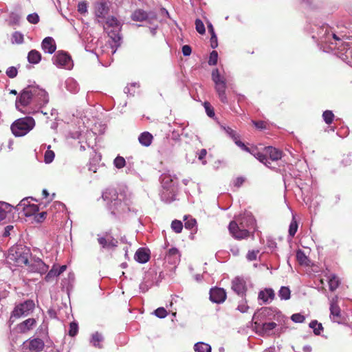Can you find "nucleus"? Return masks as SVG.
Instances as JSON below:
<instances>
[{"instance_id": "1", "label": "nucleus", "mask_w": 352, "mask_h": 352, "mask_svg": "<svg viewBox=\"0 0 352 352\" xmlns=\"http://www.w3.org/2000/svg\"><path fill=\"white\" fill-rule=\"evenodd\" d=\"M50 101L48 93L36 85H30L24 88L16 99V109L24 114H35L41 112L47 115L41 109Z\"/></svg>"}, {"instance_id": "2", "label": "nucleus", "mask_w": 352, "mask_h": 352, "mask_svg": "<svg viewBox=\"0 0 352 352\" xmlns=\"http://www.w3.org/2000/svg\"><path fill=\"white\" fill-rule=\"evenodd\" d=\"M306 29L312 38L318 42V45H320V48L325 52L335 50L338 41H340V38L331 30V28L327 24L315 19L314 14L309 16Z\"/></svg>"}, {"instance_id": "3", "label": "nucleus", "mask_w": 352, "mask_h": 352, "mask_svg": "<svg viewBox=\"0 0 352 352\" xmlns=\"http://www.w3.org/2000/svg\"><path fill=\"white\" fill-rule=\"evenodd\" d=\"M256 220L250 212L241 215L236 221H232L228 226L231 235L236 239H246L252 230L254 231Z\"/></svg>"}, {"instance_id": "4", "label": "nucleus", "mask_w": 352, "mask_h": 352, "mask_svg": "<svg viewBox=\"0 0 352 352\" xmlns=\"http://www.w3.org/2000/svg\"><path fill=\"white\" fill-rule=\"evenodd\" d=\"M102 199L107 201L108 209L111 214L116 218L131 211L128 200L124 199L122 194H118L113 188L107 189L102 195Z\"/></svg>"}, {"instance_id": "5", "label": "nucleus", "mask_w": 352, "mask_h": 352, "mask_svg": "<svg viewBox=\"0 0 352 352\" xmlns=\"http://www.w3.org/2000/svg\"><path fill=\"white\" fill-rule=\"evenodd\" d=\"M162 190L160 193L162 201L170 203L175 200L178 192V178L169 172L164 173L160 177Z\"/></svg>"}, {"instance_id": "6", "label": "nucleus", "mask_w": 352, "mask_h": 352, "mask_svg": "<svg viewBox=\"0 0 352 352\" xmlns=\"http://www.w3.org/2000/svg\"><path fill=\"white\" fill-rule=\"evenodd\" d=\"M104 29L113 43L112 48L116 47L112 50V54H114L116 49L120 45L122 39L120 36L121 24L116 18L111 16L107 19Z\"/></svg>"}, {"instance_id": "7", "label": "nucleus", "mask_w": 352, "mask_h": 352, "mask_svg": "<svg viewBox=\"0 0 352 352\" xmlns=\"http://www.w3.org/2000/svg\"><path fill=\"white\" fill-rule=\"evenodd\" d=\"M30 249L23 245L12 247L9 250L8 258L18 266L28 265L31 258Z\"/></svg>"}, {"instance_id": "8", "label": "nucleus", "mask_w": 352, "mask_h": 352, "mask_svg": "<svg viewBox=\"0 0 352 352\" xmlns=\"http://www.w3.org/2000/svg\"><path fill=\"white\" fill-rule=\"evenodd\" d=\"M35 126V120L32 117L26 116L15 120L10 129L16 137H22L28 134Z\"/></svg>"}, {"instance_id": "9", "label": "nucleus", "mask_w": 352, "mask_h": 352, "mask_svg": "<svg viewBox=\"0 0 352 352\" xmlns=\"http://www.w3.org/2000/svg\"><path fill=\"white\" fill-rule=\"evenodd\" d=\"M272 314V309L268 307L262 308L261 310L255 312L252 320H255V326L256 328H260L264 333L270 334L272 330H274L277 326L274 322H263L260 323L259 320L265 318Z\"/></svg>"}, {"instance_id": "10", "label": "nucleus", "mask_w": 352, "mask_h": 352, "mask_svg": "<svg viewBox=\"0 0 352 352\" xmlns=\"http://www.w3.org/2000/svg\"><path fill=\"white\" fill-rule=\"evenodd\" d=\"M35 304L33 300H28L16 305L11 313L9 323L13 324L15 319L28 316L34 310Z\"/></svg>"}, {"instance_id": "11", "label": "nucleus", "mask_w": 352, "mask_h": 352, "mask_svg": "<svg viewBox=\"0 0 352 352\" xmlns=\"http://www.w3.org/2000/svg\"><path fill=\"white\" fill-rule=\"evenodd\" d=\"M212 80L215 85V90L218 94L220 100L226 104L228 102L226 94V82L224 77L221 76L218 69H214L212 72Z\"/></svg>"}, {"instance_id": "12", "label": "nucleus", "mask_w": 352, "mask_h": 352, "mask_svg": "<svg viewBox=\"0 0 352 352\" xmlns=\"http://www.w3.org/2000/svg\"><path fill=\"white\" fill-rule=\"evenodd\" d=\"M335 50H337V55L348 64H352V42L347 41H338Z\"/></svg>"}, {"instance_id": "13", "label": "nucleus", "mask_w": 352, "mask_h": 352, "mask_svg": "<svg viewBox=\"0 0 352 352\" xmlns=\"http://www.w3.org/2000/svg\"><path fill=\"white\" fill-rule=\"evenodd\" d=\"M53 63L58 67L70 69L73 67V62L69 54L66 52L58 51L52 58Z\"/></svg>"}, {"instance_id": "14", "label": "nucleus", "mask_w": 352, "mask_h": 352, "mask_svg": "<svg viewBox=\"0 0 352 352\" xmlns=\"http://www.w3.org/2000/svg\"><path fill=\"white\" fill-rule=\"evenodd\" d=\"M98 242L103 249H113L118 245V241L111 233L106 232L101 234H98Z\"/></svg>"}, {"instance_id": "15", "label": "nucleus", "mask_w": 352, "mask_h": 352, "mask_svg": "<svg viewBox=\"0 0 352 352\" xmlns=\"http://www.w3.org/2000/svg\"><path fill=\"white\" fill-rule=\"evenodd\" d=\"M27 266L30 272H37L41 274H45L49 269V266L39 258H35L31 257L29 264Z\"/></svg>"}, {"instance_id": "16", "label": "nucleus", "mask_w": 352, "mask_h": 352, "mask_svg": "<svg viewBox=\"0 0 352 352\" xmlns=\"http://www.w3.org/2000/svg\"><path fill=\"white\" fill-rule=\"evenodd\" d=\"M131 19L134 21H146L151 23L153 21L157 19V15L155 12H153L147 13L142 9H138L132 13Z\"/></svg>"}, {"instance_id": "17", "label": "nucleus", "mask_w": 352, "mask_h": 352, "mask_svg": "<svg viewBox=\"0 0 352 352\" xmlns=\"http://www.w3.org/2000/svg\"><path fill=\"white\" fill-rule=\"evenodd\" d=\"M232 289L239 296H245L247 287L245 280L240 277L234 278L232 281Z\"/></svg>"}, {"instance_id": "18", "label": "nucleus", "mask_w": 352, "mask_h": 352, "mask_svg": "<svg viewBox=\"0 0 352 352\" xmlns=\"http://www.w3.org/2000/svg\"><path fill=\"white\" fill-rule=\"evenodd\" d=\"M210 299L213 302L222 303L226 299V292L223 288H212L210 291Z\"/></svg>"}, {"instance_id": "19", "label": "nucleus", "mask_w": 352, "mask_h": 352, "mask_svg": "<svg viewBox=\"0 0 352 352\" xmlns=\"http://www.w3.org/2000/svg\"><path fill=\"white\" fill-rule=\"evenodd\" d=\"M180 257L181 254L178 249L176 248H171L166 252L164 259L167 263L175 267L179 263Z\"/></svg>"}, {"instance_id": "20", "label": "nucleus", "mask_w": 352, "mask_h": 352, "mask_svg": "<svg viewBox=\"0 0 352 352\" xmlns=\"http://www.w3.org/2000/svg\"><path fill=\"white\" fill-rule=\"evenodd\" d=\"M330 317H332V320L335 322L340 323L341 320V311L338 305V297L336 296L332 299L330 303Z\"/></svg>"}, {"instance_id": "21", "label": "nucleus", "mask_w": 352, "mask_h": 352, "mask_svg": "<svg viewBox=\"0 0 352 352\" xmlns=\"http://www.w3.org/2000/svg\"><path fill=\"white\" fill-rule=\"evenodd\" d=\"M36 324L34 318H28L16 326V329L20 333H25L32 330Z\"/></svg>"}, {"instance_id": "22", "label": "nucleus", "mask_w": 352, "mask_h": 352, "mask_svg": "<svg viewBox=\"0 0 352 352\" xmlns=\"http://www.w3.org/2000/svg\"><path fill=\"white\" fill-rule=\"evenodd\" d=\"M41 48L45 53L53 54L56 50L54 39L50 36L45 37L41 43Z\"/></svg>"}, {"instance_id": "23", "label": "nucleus", "mask_w": 352, "mask_h": 352, "mask_svg": "<svg viewBox=\"0 0 352 352\" xmlns=\"http://www.w3.org/2000/svg\"><path fill=\"white\" fill-rule=\"evenodd\" d=\"M109 8L106 2H98L95 6V14L97 19H103L108 13Z\"/></svg>"}, {"instance_id": "24", "label": "nucleus", "mask_w": 352, "mask_h": 352, "mask_svg": "<svg viewBox=\"0 0 352 352\" xmlns=\"http://www.w3.org/2000/svg\"><path fill=\"white\" fill-rule=\"evenodd\" d=\"M265 152L267 155H269V160L270 161H277L282 157V152L272 146H267L265 148Z\"/></svg>"}, {"instance_id": "25", "label": "nucleus", "mask_w": 352, "mask_h": 352, "mask_svg": "<svg viewBox=\"0 0 352 352\" xmlns=\"http://www.w3.org/2000/svg\"><path fill=\"white\" fill-rule=\"evenodd\" d=\"M275 294L272 289H265L260 291L258 293V299L263 300L264 303H268L274 298Z\"/></svg>"}, {"instance_id": "26", "label": "nucleus", "mask_w": 352, "mask_h": 352, "mask_svg": "<svg viewBox=\"0 0 352 352\" xmlns=\"http://www.w3.org/2000/svg\"><path fill=\"white\" fill-rule=\"evenodd\" d=\"M44 342L40 338H33L29 340L28 348L34 352H40L44 348Z\"/></svg>"}, {"instance_id": "27", "label": "nucleus", "mask_w": 352, "mask_h": 352, "mask_svg": "<svg viewBox=\"0 0 352 352\" xmlns=\"http://www.w3.org/2000/svg\"><path fill=\"white\" fill-rule=\"evenodd\" d=\"M104 341V337L101 333H99L98 331L94 333L90 338V343L94 346L98 348V349H102L103 345L102 342Z\"/></svg>"}, {"instance_id": "28", "label": "nucleus", "mask_w": 352, "mask_h": 352, "mask_svg": "<svg viewBox=\"0 0 352 352\" xmlns=\"http://www.w3.org/2000/svg\"><path fill=\"white\" fill-rule=\"evenodd\" d=\"M149 257V254L143 248H139L134 255L135 260L140 263H146Z\"/></svg>"}, {"instance_id": "29", "label": "nucleus", "mask_w": 352, "mask_h": 352, "mask_svg": "<svg viewBox=\"0 0 352 352\" xmlns=\"http://www.w3.org/2000/svg\"><path fill=\"white\" fill-rule=\"evenodd\" d=\"M65 86L66 89L72 94H76L80 89L77 81L72 78H69L65 80Z\"/></svg>"}, {"instance_id": "30", "label": "nucleus", "mask_w": 352, "mask_h": 352, "mask_svg": "<svg viewBox=\"0 0 352 352\" xmlns=\"http://www.w3.org/2000/svg\"><path fill=\"white\" fill-rule=\"evenodd\" d=\"M153 140V136L149 132L145 131L142 133L138 137V141L140 144L144 146H148L151 144Z\"/></svg>"}, {"instance_id": "31", "label": "nucleus", "mask_w": 352, "mask_h": 352, "mask_svg": "<svg viewBox=\"0 0 352 352\" xmlns=\"http://www.w3.org/2000/svg\"><path fill=\"white\" fill-rule=\"evenodd\" d=\"M13 206L6 202H0V222L3 221L9 212H11Z\"/></svg>"}, {"instance_id": "32", "label": "nucleus", "mask_w": 352, "mask_h": 352, "mask_svg": "<svg viewBox=\"0 0 352 352\" xmlns=\"http://www.w3.org/2000/svg\"><path fill=\"white\" fill-rule=\"evenodd\" d=\"M41 59V54L38 51L32 50L28 53V60L29 63L32 64H37L40 62Z\"/></svg>"}, {"instance_id": "33", "label": "nucleus", "mask_w": 352, "mask_h": 352, "mask_svg": "<svg viewBox=\"0 0 352 352\" xmlns=\"http://www.w3.org/2000/svg\"><path fill=\"white\" fill-rule=\"evenodd\" d=\"M47 147L46 144H43L41 146V148L45 149ZM51 146H47V150L45 151L44 155V161L46 164L51 163L55 157L54 152L53 151L50 150Z\"/></svg>"}, {"instance_id": "34", "label": "nucleus", "mask_w": 352, "mask_h": 352, "mask_svg": "<svg viewBox=\"0 0 352 352\" xmlns=\"http://www.w3.org/2000/svg\"><path fill=\"white\" fill-rule=\"evenodd\" d=\"M211 349L210 344L203 342H199L194 345L195 352H211Z\"/></svg>"}, {"instance_id": "35", "label": "nucleus", "mask_w": 352, "mask_h": 352, "mask_svg": "<svg viewBox=\"0 0 352 352\" xmlns=\"http://www.w3.org/2000/svg\"><path fill=\"white\" fill-rule=\"evenodd\" d=\"M309 327L313 329L314 333L316 336L320 335L321 332L323 331V327L321 323L318 322L317 320H312Z\"/></svg>"}, {"instance_id": "36", "label": "nucleus", "mask_w": 352, "mask_h": 352, "mask_svg": "<svg viewBox=\"0 0 352 352\" xmlns=\"http://www.w3.org/2000/svg\"><path fill=\"white\" fill-rule=\"evenodd\" d=\"M254 155L256 157L257 160H258L264 164L266 166L270 167L271 162H270L268 157L265 152V153L261 152H256Z\"/></svg>"}, {"instance_id": "37", "label": "nucleus", "mask_w": 352, "mask_h": 352, "mask_svg": "<svg viewBox=\"0 0 352 352\" xmlns=\"http://www.w3.org/2000/svg\"><path fill=\"white\" fill-rule=\"evenodd\" d=\"M296 259L300 265H308L309 258L302 250H297Z\"/></svg>"}, {"instance_id": "38", "label": "nucleus", "mask_w": 352, "mask_h": 352, "mask_svg": "<svg viewBox=\"0 0 352 352\" xmlns=\"http://www.w3.org/2000/svg\"><path fill=\"white\" fill-rule=\"evenodd\" d=\"M31 205L32 204H30L28 201V198H24L16 206L15 209L19 213H21Z\"/></svg>"}, {"instance_id": "39", "label": "nucleus", "mask_w": 352, "mask_h": 352, "mask_svg": "<svg viewBox=\"0 0 352 352\" xmlns=\"http://www.w3.org/2000/svg\"><path fill=\"white\" fill-rule=\"evenodd\" d=\"M298 222L295 218V216L292 215V219L290 222L289 226V235L292 237L294 236L296 234L297 230H298Z\"/></svg>"}, {"instance_id": "40", "label": "nucleus", "mask_w": 352, "mask_h": 352, "mask_svg": "<svg viewBox=\"0 0 352 352\" xmlns=\"http://www.w3.org/2000/svg\"><path fill=\"white\" fill-rule=\"evenodd\" d=\"M340 285V280L338 278L333 274L329 278V287L331 291L336 290Z\"/></svg>"}, {"instance_id": "41", "label": "nucleus", "mask_w": 352, "mask_h": 352, "mask_svg": "<svg viewBox=\"0 0 352 352\" xmlns=\"http://www.w3.org/2000/svg\"><path fill=\"white\" fill-rule=\"evenodd\" d=\"M290 289L287 287H281L278 292V296L281 300H288L290 298Z\"/></svg>"}, {"instance_id": "42", "label": "nucleus", "mask_w": 352, "mask_h": 352, "mask_svg": "<svg viewBox=\"0 0 352 352\" xmlns=\"http://www.w3.org/2000/svg\"><path fill=\"white\" fill-rule=\"evenodd\" d=\"M113 165L116 168L120 169L126 165V162L123 157L118 155L114 159Z\"/></svg>"}, {"instance_id": "43", "label": "nucleus", "mask_w": 352, "mask_h": 352, "mask_svg": "<svg viewBox=\"0 0 352 352\" xmlns=\"http://www.w3.org/2000/svg\"><path fill=\"white\" fill-rule=\"evenodd\" d=\"M38 211V207L37 205L32 204L25 210H24L23 214L26 217H30L35 214Z\"/></svg>"}, {"instance_id": "44", "label": "nucleus", "mask_w": 352, "mask_h": 352, "mask_svg": "<svg viewBox=\"0 0 352 352\" xmlns=\"http://www.w3.org/2000/svg\"><path fill=\"white\" fill-rule=\"evenodd\" d=\"M322 118H323L324 121L327 124H329L332 123V122H333V120L334 118V114L333 113V112L331 111L326 110L322 113Z\"/></svg>"}, {"instance_id": "45", "label": "nucleus", "mask_w": 352, "mask_h": 352, "mask_svg": "<svg viewBox=\"0 0 352 352\" xmlns=\"http://www.w3.org/2000/svg\"><path fill=\"white\" fill-rule=\"evenodd\" d=\"M59 276V273L58 271V267L55 265L50 270L47 274L45 276L46 281H50L54 277Z\"/></svg>"}, {"instance_id": "46", "label": "nucleus", "mask_w": 352, "mask_h": 352, "mask_svg": "<svg viewBox=\"0 0 352 352\" xmlns=\"http://www.w3.org/2000/svg\"><path fill=\"white\" fill-rule=\"evenodd\" d=\"M221 128L226 131V133L233 140L234 142L239 138V135L229 126H221Z\"/></svg>"}, {"instance_id": "47", "label": "nucleus", "mask_w": 352, "mask_h": 352, "mask_svg": "<svg viewBox=\"0 0 352 352\" xmlns=\"http://www.w3.org/2000/svg\"><path fill=\"white\" fill-rule=\"evenodd\" d=\"M23 42V35L19 32H15L12 36V43L21 44Z\"/></svg>"}, {"instance_id": "48", "label": "nucleus", "mask_w": 352, "mask_h": 352, "mask_svg": "<svg viewBox=\"0 0 352 352\" xmlns=\"http://www.w3.org/2000/svg\"><path fill=\"white\" fill-rule=\"evenodd\" d=\"M243 299L239 302L237 306V310H239L241 313H245L248 311L249 309V306L247 304V300L245 298H242Z\"/></svg>"}, {"instance_id": "49", "label": "nucleus", "mask_w": 352, "mask_h": 352, "mask_svg": "<svg viewBox=\"0 0 352 352\" xmlns=\"http://www.w3.org/2000/svg\"><path fill=\"white\" fill-rule=\"evenodd\" d=\"M171 228L176 233H180L183 228V224H182V221H180L179 220H174L172 221Z\"/></svg>"}, {"instance_id": "50", "label": "nucleus", "mask_w": 352, "mask_h": 352, "mask_svg": "<svg viewBox=\"0 0 352 352\" xmlns=\"http://www.w3.org/2000/svg\"><path fill=\"white\" fill-rule=\"evenodd\" d=\"M195 28L197 32L200 34H204L206 32V29L204 23L199 19L195 20Z\"/></svg>"}, {"instance_id": "51", "label": "nucleus", "mask_w": 352, "mask_h": 352, "mask_svg": "<svg viewBox=\"0 0 352 352\" xmlns=\"http://www.w3.org/2000/svg\"><path fill=\"white\" fill-rule=\"evenodd\" d=\"M184 226L186 229H189V230H192L195 228H196V223H197V221L195 219L193 218H190V219H184Z\"/></svg>"}, {"instance_id": "52", "label": "nucleus", "mask_w": 352, "mask_h": 352, "mask_svg": "<svg viewBox=\"0 0 352 352\" xmlns=\"http://www.w3.org/2000/svg\"><path fill=\"white\" fill-rule=\"evenodd\" d=\"M218 60V53L217 51L213 50L209 56L208 64L210 65H215Z\"/></svg>"}, {"instance_id": "53", "label": "nucleus", "mask_w": 352, "mask_h": 352, "mask_svg": "<svg viewBox=\"0 0 352 352\" xmlns=\"http://www.w3.org/2000/svg\"><path fill=\"white\" fill-rule=\"evenodd\" d=\"M78 324L75 322H71L69 324V335L72 337H74L78 333Z\"/></svg>"}, {"instance_id": "54", "label": "nucleus", "mask_w": 352, "mask_h": 352, "mask_svg": "<svg viewBox=\"0 0 352 352\" xmlns=\"http://www.w3.org/2000/svg\"><path fill=\"white\" fill-rule=\"evenodd\" d=\"M167 314V311L164 307H159L154 311L155 316L159 318H164Z\"/></svg>"}, {"instance_id": "55", "label": "nucleus", "mask_w": 352, "mask_h": 352, "mask_svg": "<svg viewBox=\"0 0 352 352\" xmlns=\"http://www.w3.org/2000/svg\"><path fill=\"white\" fill-rule=\"evenodd\" d=\"M206 114L210 118H213L214 116V111L213 107L210 105V104L208 102H205L204 104Z\"/></svg>"}, {"instance_id": "56", "label": "nucleus", "mask_w": 352, "mask_h": 352, "mask_svg": "<svg viewBox=\"0 0 352 352\" xmlns=\"http://www.w3.org/2000/svg\"><path fill=\"white\" fill-rule=\"evenodd\" d=\"M291 319L296 323H302L305 320V318L301 314H294L291 316Z\"/></svg>"}, {"instance_id": "57", "label": "nucleus", "mask_w": 352, "mask_h": 352, "mask_svg": "<svg viewBox=\"0 0 352 352\" xmlns=\"http://www.w3.org/2000/svg\"><path fill=\"white\" fill-rule=\"evenodd\" d=\"M27 20L32 24H36L39 21V16L36 13L30 14L27 16Z\"/></svg>"}, {"instance_id": "58", "label": "nucleus", "mask_w": 352, "mask_h": 352, "mask_svg": "<svg viewBox=\"0 0 352 352\" xmlns=\"http://www.w3.org/2000/svg\"><path fill=\"white\" fill-rule=\"evenodd\" d=\"M6 73L9 78H13L17 76L18 72L15 67H9Z\"/></svg>"}, {"instance_id": "59", "label": "nucleus", "mask_w": 352, "mask_h": 352, "mask_svg": "<svg viewBox=\"0 0 352 352\" xmlns=\"http://www.w3.org/2000/svg\"><path fill=\"white\" fill-rule=\"evenodd\" d=\"M78 11L80 14H85L87 12V3L86 1H83L78 3Z\"/></svg>"}, {"instance_id": "60", "label": "nucleus", "mask_w": 352, "mask_h": 352, "mask_svg": "<svg viewBox=\"0 0 352 352\" xmlns=\"http://www.w3.org/2000/svg\"><path fill=\"white\" fill-rule=\"evenodd\" d=\"M258 252V250L249 251L246 256L247 259L250 261H255L257 258V254Z\"/></svg>"}, {"instance_id": "61", "label": "nucleus", "mask_w": 352, "mask_h": 352, "mask_svg": "<svg viewBox=\"0 0 352 352\" xmlns=\"http://www.w3.org/2000/svg\"><path fill=\"white\" fill-rule=\"evenodd\" d=\"M126 174H131L133 175H135L137 174L136 170H135L133 167V164L131 163L126 164Z\"/></svg>"}, {"instance_id": "62", "label": "nucleus", "mask_w": 352, "mask_h": 352, "mask_svg": "<svg viewBox=\"0 0 352 352\" xmlns=\"http://www.w3.org/2000/svg\"><path fill=\"white\" fill-rule=\"evenodd\" d=\"M137 83H132L129 86H127L124 88V91L126 94L133 95L135 91L134 88L136 87Z\"/></svg>"}, {"instance_id": "63", "label": "nucleus", "mask_w": 352, "mask_h": 352, "mask_svg": "<svg viewBox=\"0 0 352 352\" xmlns=\"http://www.w3.org/2000/svg\"><path fill=\"white\" fill-rule=\"evenodd\" d=\"M234 143L243 151H245L246 152H250V148L247 146H245V144L239 140V138H237V140H235Z\"/></svg>"}, {"instance_id": "64", "label": "nucleus", "mask_w": 352, "mask_h": 352, "mask_svg": "<svg viewBox=\"0 0 352 352\" xmlns=\"http://www.w3.org/2000/svg\"><path fill=\"white\" fill-rule=\"evenodd\" d=\"M192 52V49L190 45H185L182 47V53L185 56H190Z\"/></svg>"}]
</instances>
